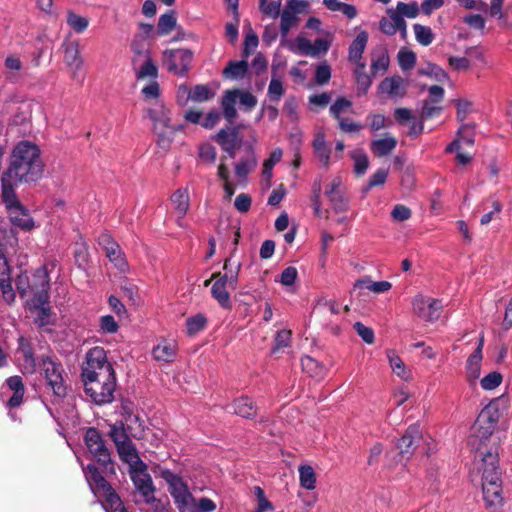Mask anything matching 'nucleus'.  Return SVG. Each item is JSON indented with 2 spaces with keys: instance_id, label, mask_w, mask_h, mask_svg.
Listing matches in <instances>:
<instances>
[{
  "instance_id": "f257e3e1",
  "label": "nucleus",
  "mask_w": 512,
  "mask_h": 512,
  "mask_svg": "<svg viewBox=\"0 0 512 512\" xmlns=\"http://www.w3.org/2000/svg\"><path fill=\"white\" fill-rule=\"evenodd\" d=\"M494 430L495 428L489 424L479 423L478 417L472 426L473 435L480 441L477 453L482 463V492L485 507L489 512H501L504 497L499 467V445L495 444L489 449L485 445V441L490 439Z\"/></svg>"
},
{
  "instance_id": "f03ea898",
  "label": "nucleus",
  "mask_w": 512,
  "mask_h": 512,
  "mask_svg": "<svg viewBox=\"0 0 512 512\" xmlns=\"http://www.w3.org/2000/svg\"><path fill=\"white\" fill-rule=\"evenodd\" d=\"M81 381L85 394L95 404L104 405L113 401L116 375L103 347H93L86 353L81 367Z\"/></svg>"
},
{
  "instance_id": "7ed1b4c3",
  "label": "nucleus",
  "mask_w": 512,
  "mask_h": 512,
  "mask_svg": "<svg viewBox=\"0 0 512 512\" xmlns=\"http://www.w3.org/2000/svg\"><path fill=\"white\" fill-rule=\"evenodd\" d=\"M39 368L53 395L58 398H65L68 394L66 373L62 363L55 356L42 355L39 361Z\"/></svg>"
},
{
  "instance_id": "20e7f679",
  "label": "nucleus",
  "mask_w": 512,
  "mask_h": 512,
  "mask_svg": "<svg viewBox=\"0 0 512 512\" xmlns=\"http://www.w3.org/2000/svg\"><path fill=\"white\" fill-rule=\"evenodd\" d=\"M160 477L167 483L168 491L179 512H188L194 503V497L187 484L180 476L168 469H161Z\"/></svg>"
},
{
  "instance_id": "39448f33",
  "label": "nucleus",
  "mask_w": 512,
  "mask_h": 512,
  "mask_svg": "<svg viewBox=\"0 0 512 512\" xmlns=\"http://www.w3.org/2000/svg\"><path fill=\"white\" fill-rule=\"evenodd\" d=\"M44 172V162H10L2 178L14 184L36 182Z\"/></svg>"
},
{
  "instance_id": "423d86ee",
  "label": "nucleus",
  "mask_w": 512,
  "mask_h": 512,
  "mask_svg": "<svg viewBox=\"0 0 512 512\" xmlns=\"http://www.w3.org/2000/svg\"><path fill=\"white\" fill-rule=\"evenodd\" d=\"M40 282L38 284L37 297H33L32 302L34 308L37 310V317L34 322L38 327H44L50 324L51 308L49 306V289L50 280L49 275L40 272Z\"/></svg>"
},
{
  "instance_id": "0eeeda50",
  "label": "nucleus",
  "mask_w": 512,
  "mask_h": 512,
  "mask_svg": "<svg viewBox=\"0 0 512 512\" xmlns=\"http://www.w3.org/2000/svg\"><path fill=\"white\" fill-rule=\"evenodd\" d=\"M85 444L91 454L97 459V462L105 469L113 470L111 454L105 445L99 430L94 427L87 429L84 436Z\"/></svg>"
},
{
  "instance_id": "6e6552de",
  "label": "nucleus",
  "mask_w": 512,
  "mask_h": 512,
  "mask_svg": "<svg viewBox=\"0 0 512 512\" xmlns=\"http://www.w3.org/2000/svg\"><path fill=\"white\" fill-rule=\"evenodd\" d=\"M248 173L247 162H238L236 164L233 178H231L230 171L223 162L219 165L218 176L223 181L225 198L227 200L231 199L238 186H244L246 184Z\"/></svg>"
},
{
  "instance_id": "1a4fd4ad",
  "label": "nucleus",
  "mask_w": 512,
  "mask_h": 512,
  "mask_svg": "<svg viewBox=\"0 0 512 512\" xmlns=\"http://www.w3.org/2000/svg\"><path fill=\"white\" fill-rule=\"evenodd\" d=\"M193 52L190 49H170L164 51V65L169 72L178 76H186L193 60Z\"/></svg>"
},
{
  "instance_id": "9d476101",
  "label": "nucleus",
  "mask_w": 512,
  "mask_h": 512,
  "mask_svg": "<svg viewBox=\"0 0 512 512\" xmlns=\"http://www.w3.org/2000/svg\"><path fill=\"white\" fill-rule=\"evenodd\" d=\"M325 196L336 213L346 212L349 209V197L346 194V187L340 175L332 178L326 186Z\"/></svg>"
},
{
  "instance_id": "9b49d317",
  "label": "nucleus",
  "mask_w": 512,
  "mask_h": 512,
  "mask_svg": "<svg viewBox=\"0 0 512 512\" xmlns=\"http://www.w3.org/2000/svg\"><path fill=\"white\" fill-rule=\"evenodd\" d=\"M130 478L135 489L142 495L144 501L150 504L155 501V487L150 474L147 472V465L138 466L130 469Z\"/></svg>"
},
{
  "instance_id": "f8f14e48",
  "label": "nucleus",
  "mask_w": 512,
  "mask_h": 512,
  "mask_svg": "<svg viewBox=\"0 0 512 512\" xmlns=\"http://www.w3.org/2000/svg\"><path fill=\"white\" fill-rule=\"evenodd\" d=\"M423 441V435L419 424L410 425L404 435L398 440L397 448L401 460H409Z\"/></svg>"
},
{
  "instance_id": "ddd939ff",
  "label": "nucleus",
  "mask_w": 512,
  "mask_h": 512,
  "mask_svg": "<svg viewBox=\"0 0 512 512\" xmlns=\"http://www.w3.org/2000/svg\"><path fill=\"white\" fill-rule=\"evenodd\" d=\"M98 244L104 250L106 257L109 258L110 262H112L120 272H126L128 270V262L125 255L120 245L110 234H100Z\"/></svg>"
},
{
  "instance_id": "4468645a",
  "label": "nucleus",
  "mask_w": 512,
  "mask_h": 512,
  "mask_svg": "<svg viewBox=\"0 0 512 512\" xmlns=\"http://www.w3.org/2000/svg\"><path fill=\"white\" fill-rule=\"evenodd\" d=\"M414 313L426 322H434L439 319L442 312V302L438 299L425 298L418 295L412 302Z\"/></svg>"
},
{
  "instance_id": "2eb2a0df",
  "label": "nucleus",
  "mask_w": 512,
  "mask_h": 512,
  "mask_svg": "<svg viewBox=\"0 0 512 512\" xmlns=\"http://www.w3.org/2000/svg\"><path fill=\"white\" fill-rule=\"evenodd\" d=\"M85 478L96 496H102L105 499L109 497L110 493H115L110 483L104 478L101 472L94 464H88L83 469Z\"/></svg>"
},
{
  "instance_id": "dca6fc26",
  "label": "nucleus",
  "mask_w": 512,
  "mask_h": 512,
  "mask_svg": "<svg viewBox=\"0 0 512 512\" xmlns=\"http://www.w3.org/2000/svg\"><path fill=\"white\" fill-rule=\"evenodd\" d=\"M216 141L229 158H234L235 151L242 145V137L237 127L222 128L216 136Z\"/></svg>"
},
{
  "instance_id": "f3484780",
  "label": "nucleus",
  "mask_w": 512,
  "mask_h": 512,
  "mask_svg": "<svg viewBox=\"0 0 512 512\" xmlns=\"http://www.w3.org/2000/svg\"><path fill=\"white\" fill-rule=\"evenodd\" d=\"M177 97L180 104L185 105L188 99L194 102L208 101L214 97V93L207 84H197L191 89L180 86Z\"/></svg>"
},
{
  "instance_id": "a211bd4d",
  "label": "nucleus",
  "mask_w": 512,
  "mask_h": 512,
  "mask_svg": "<svg viewBox=\"0 0 512 512\" xmlns=\"http://www.w3.org/2000/svg\"><path fill=\"white\" fill-rule=\"evenodd\" d=\"M43 272L48 274L45 268H40L35 271L33 274L32 281L26 272L20 273L15 279L16 290L19 295L23 298L27 296L29 293L33 294V297H37L38 294V284L40 282L39 274Z\"/></svg>"
},
{
  "instance_id": "6ab92c4d",
  "label": "nucleus",
  "mask_w": 512,
  "mask_h": 512,
  "mask_svg": "<svg viewBox=\"0 0 512 512\" xmlns=\"http://www.w3.org/2000/svg\"><path fill=\"white\" fill-rule=\"evenodd\" d=\"M0 289L7 303H13L15 301V292L12 288L10 276V266L7 258L3 254H0Z\"/></svg>"
},
{
  "instance_id": "aec40b11",
  "label": "nucleus",
  "mask_w": 512,
  "mask_h": 512,
  "mask_svg": "<svg viewBox=\"0 0 512 512\" xmlns=\"http://www.w3.org/2000/svg\"><path fill=\"white\" fill-rule=\"evenodd\" d=\"M40 154L41 151L37 144L29 140H22L14 146L10 160H38Z\"/></svg>"
},
{
  "instance_id": "412c9836",
  "label": "nucleus",
  "mask_w": 512,
  "mask_h": 512,
  "mask_svg": "<svg viewBox=\"0 0 512 512\" xmlns=\"http://www.w3.org/2000/svg\"><path fill=\"white\" fill-rule=\"evenodd\" d=\"M378 93L390 97H403L406 94L405 81L398 75L386 77L378 85Z\"/></svg>"
},
{
  "instance_id": "4be33fe9",
  "label": "nucleus",
  "mask_w": 512,
  "mask_h": 512,
  "mask_svg": "<svg viewBox=\"0 0 512 512\" xmlns=\"http://www.w3.org/2000/svg\"><path fill=\"white\" fill-rule=\"evenodd\" d=\"M233 413L246 419H254L257 415L258 407L255 402L248 396H240L235 398L231 403Z\"/></svg>"
},
{
  "instance_id": "5701e85b",
  "label": "nucleus",
  "mask_w": 512,
  "mask_h": 512,
  "mask_svg": "<svg viewBox=\"0 0 512 512\" xmlns=\"http://www.w3.org/2000/svg\"><path fill=\"white\" fill-rule=\"evenodd\" d=\"M117 452L121 460L128 463L130 469L138 466H145V463L140 459L137 449L131 440L116 446Z\"/></svg>"
},
{
  "instance_id": "b1692460",
  "label": "nucleus",
  "mask_w": 512,
  "mask_h": 512,
  "mask_svg": "<svg viewBox=\"0 0 512 512\" xmlns=\"http://www.w3.org/2000/svg\"><path fill=\"white\" fill-rule=\"evenodd\" d=\"M147 112L149 118L154 123L155 130L163 131L165 129H171V131H175V129L170 125V111L163 105L154 109H149Z\"/></svg>"
},
{
  "instance_id": "393cba45",
  "label": "nucleus",
  "mask_w": 512,
  "mask_h": 512,
  "mask_svg": "<svg viewBox=\"0 0 512 512\" xmlns=\"http://www.w3.org/2000/svg\"><path fill=\"white\" fill-rule=\"evenodd\" d=\"M10 220L11 223L24 231H30L34 228V220L29 211L23 206L19 205L16 209H12Z\"/></svg>"
},
{
  "instance_id": "a878e982",
  "label": "nucleus",
  "mask_w": 512,
  "mask_h": 512,
  "mask_svg": "<svg viewBox=\"0 0 512 512\" xmlns=\"http://www.w3.org/2000/svg\"><path fill=\"white\" fill-rule=\"evenodd\" d=\"M64 48V62L67 66L74 70L80 69L83 60L79 52V44L77 41H70L63 43Z\"/></svg>"
},
{
  "instance_id": "bb28decb",
  "label": "nucleus",
  "mask_w": 512,
  "mask_h": 512,
  "mask_svg": "<svg viewBox=\"0 0 512 512\" xmlns=\"http://www.w3.org/2000/svg\"><path fill=\"white\" fill-rule=\"evenodd\" d=\"M367 42L368 33L366 31H361L357 34L349 46L348 58L350 61L356 63V65H358L359 62H362L361 59L366 49Z\"/></svg>"
},
{
  "instance_id": "cd10ccee",
  "label": "nucleus",
  "mask_w": 512,
  "mask_h": 512,
  "mask_svg": "<svg viewBox=\"0 0 512 512\" xmlns=\"http://www.w3.org/2000/svg\"><path fill=\"white\" fill-rule=\"evenodd\" d=\"M366 64L359 62L354 70L355 81L357 85V94L366 95L372 85V76L365 72Z\"/></svg>"
},
{
  "instance_id": "c85d7f7f",
  "label": "nucleus",
  "mask_w": 512,
  "mask_h": 512,
  "mask_svg": "<svg viewBox=\"0 0 512 512\" xmlns=\"http://www.w3.org/2000/svg\"><path fill=\"white\" fill-rule=\"evenodd\" d=\"M301 366L302 370L313 378L323 379L327 374L326 367L311 356L302 357Z\"/></svg>"
},
{
  "instance_id": "c756f323",
  "label": "nucleus",
  "mask_w": 512,
  "mask_h": 512,
  "mask_svg": "<svg viewBox=\"0 0 512 512\" xmlns=\"http://www.w3.org/2000/svg\"><path fill=\"white\" fill-rule=\"evenodd\" d=\"M389 64L390 58L388 55V51L385 47L373 51L371 60L372 75H376L379 72L384 74L388 70Z\"/></svg>"
},
{
  "instance_id": "7c9ffc66",
  "label": "nucleus",
  "mask_w": 512,
  "mask_h": 512,
  "mask_svg": "<svg viewBox=\"0 0 512 512\" xmlns=\"http://www.w3.org/2000/svg\"><path fill=\"white\" fill-rule=\"evenodd\" d=\"M397 145V140L393 136H385L371 142V150L376 157L387 156Z\"/></svg>"
},
{
  "instance_id": "2f4dec72",
  "label": "nucleus",
  "mask_w": 512,
  "mask_h": 512,
  "mask_svg": "<svg viewBox=\"0 0 512 512\" xmlns=\"http://www.w3.org/2000/svg\"><path fill=\"white\" fill-rule=\"evenodd\" d=\"M249 64L246 60L230 61L223 70V76L230 79H242L248 72Z\"/></svg>"
},
{
  "instance_id": "473e14b6",
  "label": "nucleus",
  "mask_w": 512,
  "mask_h": 512,
  "mask_svg": "<svg viewBox=\"0 0 512 512\" xmlns=\"http://www.w3.org/2000/svg\"><path fill=\"white\" fill-rule=\"evenodd\" d=\"M226 286L227 284L218 279L212 285L211 294L222 308L230 310L232 308V304Z\"/></svg>"
},
{
  "instance_id": "72a5a7b5",
  "label": "nucleus",
  "mask_w": 512,
  "mask_h": 512,
  "mask_svg": "<svg viewBox=\"0 0 512 512\" xmlns=\"http://www.w3.org/2000/svg\"><path fill=\"white\" fill-rule=\"evenodd\" d=\"M171 202L179 218H183L189 209V195L186 189H178L171 196Z\"/></svg>"
},
{
  "instance_id": "f704fd0d",
  "label": "nucleus",
  "mask_w": 512,
  "mask_h": 512,
  "mask_svg": "<svg viewBox=\"0 0 512 512\" xmlns=\"http://www.w3.org/2000/svg\"><path fill=\"white\" fill-rule=\"evenodd\" d=\"M2 183V200L5 203L7 209L12 210L16 209L19 205H22L18 200L17 195L14 191V187L17 184L12 183L11 181L6 182L5 178H1Z\"/></svg>"
},
{
  "instance_id": "c9c22d12",
  "label": "nucleus",
  "mask_w": 512,
  "mask_h": 512,
  "mask_svg": "<svg viewBox=\"0 0 512 512\" xmlns=\"http://www.w3.org/2000/svg\"><path fill=\"white\" fill-rule=\"evenodd\" d=\"M387 14L389 16L398 15L399 17L402 18H415L419 14V5L416 1L410 3L398 2L396 5V9H388Z\"/></svg>"
},
{
  "instance_id": "e433bc0d",
  "label": "nucleus",
  "mask_w": 512,
  "mask_h": 512,
  "mask_svg": "<svg viewBox=\"0 0 512 512\" xmlns=\"http://www.w3.org/2000/svg\"><path fill=\"white\" fill-rule=\"evenodd\" d=\"M176 25V12L174 10H170L159 17L157 24V33L159 36H166L176 28Z\"/></svg>"
},
{
  "instance_id": "4c0bfd02",
  "label": "nucleus",
  "mask_w": 512,
  "mask_h": 512,
  "mask_svg": "<svg viewBox=\"0 0 512 512\" xmlns=\"http://www.w3.org/2000/svg\"><path fill=\"white\" fill-rule=\"evenodd\" d=\"M479 423L481 424H489L496 427L497 423L500 420V411L497 407V404L491 402L487 406H485L478 415Z\"/></svg>"
},
{
  "instance_id": "58836bf2",
  "label": "nucleus",
  "mask_w": 512,
  "mask_h": 512,
  "mask_svg": "<svg viewBox=\"0 0 512 512\" xmlns=\"http://www.w3.org/2000/svg\"><path fill=\"white\" fill-rule=\"evenodd\" d=\"M230 258H227L224 261L223 269L226 272L223 274V277L219 279L220 281L227 284L230 288L235 289L238 284L239 273L241 270V263H237L234 267L229 266Z\"/></svg>"
},
{
  "instance_id": "ea45409f",
  "label": "nucleus",
  "mask_w": 512,
  "mask_h": 512,
  "mask_svg": "<svg viewBox=\"0 0 512 512\" xmlns=\"http://www.w3.org/2000/svg\"><path fill=\"white\" fill-rule=\"evenodd\" d=\"M152 354L157 361L171 362L176 355V349L174 345L162 342L153 348Z\"/></svg>"
},
{
  "instance_id": "a19ab883",
  "label": "nucleus",
  "mask_w": 512,
  "mask_h": 512,
  "mask_svg": "<svg viewBox=\"0 0 512 512\" xmlns=\"http://www.w3.org/2000/svg\"><path fill=\"white\" fill-rule=\"evenodd\" d=\"M109 436L114 442L115 446L131 440V434L125 428L123 421H116L113 425L110 426Z\"/></svg>"
},
{
  "instance_id": "79ce46f5",
  "label": "nucleus",
  "mask_w": 512,
  "mask_h": 512,
  "mask_svg": "<svg viewBox=\"0 0 512 512\" xmlns=\"http://www.w3.org/2000/svg\"><path fill=\"white\" fill-rule=\"evenodd\" d=\"M299 479L301 487L307 490H313L316 486V474L310 465L299 467Z\"/></svg>"
},
{
  "instance_id": "37998d69",
  "label": "nucleus",
  "mask_w": 512,
  "mask_h": 512,
  "mask_svg": "<svg viewBox=\"0 0 512 512\" xmlns=\"http://www.w3.org/2000/svg\"><path fill=\"white\" fill-rule=\"evenodd\" d=\"M125 428L134 438H140L144 433L143 420L136 414H129L123 421Z\"/></svg>"
},
{
  "instance_id": "c03bdc74",
  "label": "nucleus",
  "mask_w": 512,
  "mask_h": 512,
  "mask_svg": "<svg viewBox=\"0 0 512 512\" xmlns=\"http://www.w3.org/2000/svg\"><path fill=\"white\" fill-rule=\"evenodd\" d=\"M208 320L204 314H196L186 320L187 333L190 336L198 334L207 326Z\"/></svg>"
},
{
  "instance_id": "a18cd8bd",
  "label": "nucleus",
  "mask_w": 512,
  "mask_h": 512,
  "mask_svg": "<svg viewBox=\"0 0 512 512\" xmlns=\"http://www.w3.org/2000/svg\"><path fill=\"white\" fill-rule=\"evenodd\" d=\"M483 356L479 355V351H474L466 361V371L470 379H477L480 376L481 361Z\"/></svg>"
},
{
  "instance_id": "49530a36",
  "label": "nucleus",
  "mask_w": 512,
  "mask_h": 512,
  "mask_svg": "<svg viewBox=\"0 0 512 512\" xmlns=\"http://www.w3.org/2000/svg\"><path fill=\"white\" fill-rule=\"evenodd\" d=\"M230 94L235 97V100L238 99L240 105L245 107L246 110L251 111L257 105L256 97L250 93L249 91H243L240 89L229 90Z\"/></svg>"
},
{
  "instance_id": "de8ad7c7",
  "label": "nucleus",
  "mask_w": 512,
  "mask_h": 512,
  "mask_svg": "<svg viewBox=\"0 0 512 512\" xmlns=\"http://www.w3.org/2000/svg\"><path fill=\"white\" fill-rule=\"evenodd\" d=\"M387 356L393 372L400 378L407 380L409 378V373L407 372L402 359L393 350H389L387 352Z\"/></svg>"
},
{
  "instance_id": "09e8293b",
  "label": "nucleus",
  "mask_w": 512,
  "mask_h": 512,
  "mask_svg": "<svg viewBox=\"0 0 512 512\" xmlns=\"http://www.w3.org/2000/svg\"><path fill=\"white\" fill-rule=\"evenodd\" d=\"M413 29L415 38L420 45L428 46L433 42L434 34L430 27L421 24H414Z\"/></svg>"
},
{
  "instance_id": "8fccbe9b",
  "label": "nucleus",
  "mask_w": 512,
  "mask_h": 512,
  "mask_svg": "<svg viewBox=\"0 0 512 512\" xmlns=\"http://www.w3.org/2000/svg\"><path fill=\"white\" fill-rule=\"evenodd\" d=\"M279 16L281 17L280 33L283 38H286L290 29L296 25L299 19L289 9H284Z\"/></svg>"
},
{
  "instance_id": "3c124183",
  "label": "nucleus",
  "mask_w": 512,
  "mask_h": 512,
  "mask_svg": "<svg viewBox=\"0 0 512 512\" xmlns=\"http://www.w3.org/2000/svg\"><path fill=\"white\" fill-rule=\"evenodd\" d=\"M67 24L76 32L82 33L84 32L88 25L89 20L86 17H82L69 10L67 12Z\"/></svg>"
},
{
  "instance_id": "603ef678",
  "label": "nucleus",
  "mask_w": 512,
  "mask_h": 512,
  "mask_svg": "<svg viewBox=\"0 0 512 512\" xmlns=\"http://www.w3.org/2000/svg\"><path fill=\"white\" fill-rule=\"evenodd\" d=\"M420 75H425L435 79L438 82H445L448 80V74L444 69L436 64L429 63L426 68L418 71Z\"/></svg>"
},
{
  "instance_id": "864d4df0",
  "label": "nucleus",
  "mask_w": 512,
  "mask_h": 512,
  "mask_svg": "<svg viewBox=\"0 0 512 512\" xmlns=\"http://www.w3.org/2000/svg\"><path fill=\"white\" fill-rule=\"evenodd\" d=\"M18 349L22 353L25 363L29 364L31 366L32 370H34L36 364H35L33 348L31 346L30 342L26 338L21 336L18 339Z\"/></svg>"
},
{
  "instance_id": "5fc2aeb1",
  "label": "nucleus",
  "mask_w": 512,
  "mask_h": 512,
  "mask_svg": "<svg viewBox=\"0 0 512 512\" xmlns=\"http://www.w3.org/2000/svg\"><path fill=\"white\" fill-rule=\"evenodd\" d=\"M257 499V507L252 512H268L274 509L273 504L266 498L264 490L260 486L253 488Z\"/></svg>"
},
{
  "instance_id": "6e6d98bb",
  "label": "nucleus",
  "mask_w": 512,
  "mask_h": 512,
  "mask_svg": "<svg viewBox=\"0 0 512 512\" xmlns=\"http://www.w3.org/2000/svg\"><path fill=\"white\" fill-rule=\"evenodd\" d=\"M235 102V97L227 90L222 99V109L223 115L228 121H232L237 116V111L234 107Z\"/></svg>"
},
{
  "instance_id": "4d7b16f0",
  "label": "nucleus",
  "mask_w": 512,
  "mask_h": 512,
  "mask_svg": "<svg viewBox=\"0 0 512 512\" xmlns=\"http://www.w3.org/2000/svg\"><path fill=\"white\" fill-rule=\"evenodd\" d=\"M442 110L443 108L440 104L423 100L420 116L422 119H433L439 117Z\"/></svg>"
},
{
  "instance_id": "13d9d810",
  "label": "nucleus",
  "mask_w": 512,
  "mask_h": 512,
  "mask_svg": "<svg viewBox=\"0 0 512 512\" xmlns=\"http://www.w3.org/2000/svg\"><path fill=\"white\" fill-rule=\"evenodd\" d=\"M399 66L402 70H411L416 64V55L411 50L401 49L397 55Z\"/></svg>"
},
{
  "instance_id": "bf43d9fd",
  "label": "nucleus",
  "mask_w": 512,
  "mask_h": 512,
  "mask_svg": "<svg viewBox=\"0 0 512 512\" xmlns=\"http://www.w3.org/2000/svg\"><path fill=\"white\" fill-rule=\"evenodd\" d=\"M103 506L107 512H128L116 492L109 494V497L105 499Z\"/></svg>"
},
{
  "instance_id": "052dcab7",
  "label": "nucleus",
  "mask_w": 512,
  "mask_h": 512,
  "mask_svg": "<svg viewBox=\"0 0 512 512\" xmlns=\"http://www.w3.org/2000/svg\"><path fill=\"white\" fill-rule=\"evenodd\" d=\"M284 92L285 90L282 81L278 78L272 77L267 91L270 101L279 102L281 97L284 95Z\"/></svg>"
},
{
  "instance_id": "680f3d73",
  "label": "nucleus",
  "mask_w": 512,
  "mask_h": 512,
  "mask_svg": "<svg viewBox=\"0 0 512 512\" xmlns=\"http://www.w3.org/2000/svg\"><path fill=\"white\" fill-rule=\"evenodd\" d=\"M122 296L126 298L132 305H136L140 299L138 287L133 283L125 280L121 285Z\"/></svg>"
},
{
  "instance_id": "e2e57ef3",
  "label": "nucleus",
  "mask_w": 512,
  "mask_h": 512,
  "mask_svg": "<svg viewBox=\"0 0 512 512\" xmlns=\"http://www.w3.org/2000/svg\"><path fill=\"white\" fill-rule=\"evenodd\" d=\"M457 139H460V145L466 144L472 146L474 144V125L462 124L457 132Z\"/></svg>"
},
{
  "instance_id": "0e129e2a",
  "label": "nucleus",
  "mask_w": 512,
  "mask_h": 512,
  "mask_svg": "<svg viewBox=\"0 0 512 512\" xmlns=\"http://www.w3.org/2000/svg\"><path fill=\"white\" fill-rule=\"evenodd\" d=\"M291 331L290 330H280L276 333L274 339V346L272 347V353L278 352L280 349L287 347L291 340Z\"/></svg>"
},
{
  "instance_id": "69168bd1",
  "label": "nucleus",
  "mask_w": 512,
  "mask_h": 512,
  "mask_svg": "<svg viewBox=\"0 0 512 512\" xmlns=\"http://www.w3.org/2000/svg\"><path fill=\"white\" fill-rule=\"evenodd\" d=\"M356 333L362 338V340L367 344H373L375 340L374 331L372 328L365 326L362 322L357 321L353 325Z\"/></svg>"
},
{
  "instance_id": "338daca9",
  "label": "nucleus",
  "mask_w": 512,
  "mask_h": 512,
  "mask_svg": "<svg viewBox=\"0 0 512 512\" xmlns=\"http://www.w3.org/2000/svg\"><path fill=\"white\" fill-rule=\"evenodd\" d=\"M502 382V375L499 372L493 371L481 379V387L484 390H493L498 387Z\"/></svg>"
},
{
  "instance_id": "774afa93",
  "label": "nucleus",
  "mask_w": 512,
  "mask_h": 512,
  "mask_svg": "<svg viewBox=\"0 0 512 512\" xmlns=\"http://www.w3.org/2000/svg\"><path fill=\"white\" fill-rule=\"evenodd\" d=\"M352 106V102L344 97H339L330 107V113L335 119H340L341 113L350 108Z\"/></svg>"
}]
</instances>
